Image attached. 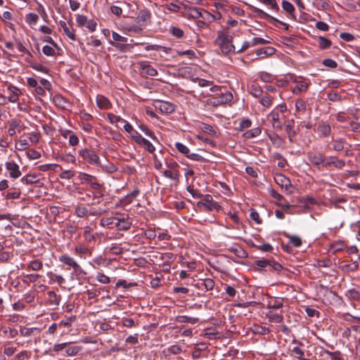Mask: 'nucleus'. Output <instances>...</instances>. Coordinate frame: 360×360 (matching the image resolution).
Segmentation results:
<instances>
[{"instance_id":"20e7f679","label":"nucleus","mask_w":360,"mask_h":360,"mask_svg":"<svg viewBox=\"0 0 360 360\" xmlns=\"http://www.w3.org/2000/svg\"><path fill=\"white\" fill-rule=\"evenodd\" d=\"M79 155L86 161H87L89 164L92 165H98L99 164V158L97 154L92 151L89 150L86 148L80 150L79 151Z\"/></svg>"},{"instance_id":"423d86ee","label":"nucleus","mask_w":360,"mask_h":360,"mask_svg":"<svg viewBox=\"0 0 360 360\" xmlns=\"http://www.w3.org/2000/svg\"><path fill=\"white\" fill-rule=\"evenodd\" d=\"M138 66L142 75L153 77L158 74L157 70L146 61L138 63Z\"/></svg>"},{"instance_id":"8fccbe9b","label":"nucleus","mask_w":360,"mask_h":360,"mask_svg":"<svg viewBox=\"0 0 360 360\" xmlns=\"http://www.w3.org/2000/svg\"><path fill=\"white\" fill-rule=\"evenodd\" d=\"M27 156L31 160H36L40 158L41 154L39 152L34 150H30L27 153Z\"/></svg>"},{"instance_id":"864d4df0","label":"nucleus","mask_w":360,"mask_h":360,"mask_svg":"<svg viewBox=\"0 0 360 360\" xmlns=\"http://www.w3.org/2000/svg\"><path fill=\"white\" fill-rule=\"evenodd\" d=\"M290 240L295 247H299L302 244V240L300 238L296 236H290Z\"/></svg>"},{"instance_id":"1a4fd4ad","label":"nucleus","mask_w":360,"mask_h":360,"mask_svg":"<svg viewBox=\"0 0 360 360\" xmlns=\"http://www.w3.org/2000/svg\"><path fill=\"white\" fill-rule=\"evenodd\" d=\"M112 37L114 41V44H112L114 46L120 50H123L126 46V43L127 42V38L123 36H121L118 33L115 32H112Z\"/></svg>"},{"instance_id":"ddd939ff","label":"nucleus","mask_w":360,"mask_h":360,"mask_svg":"<svg viewBox=\"0 0 360 360\" xmlns=\"http://www.w3.org/2000/svg\"><path fill=\"white\" fill-rule=\"evenodd\" d=\"M266 317L269 321L273 323H279L283 321L282 311H275L273 310H269L266 313Z\"/></svg>"},{"instance_id":"4468645a","label":"nucleus","mask_w":360,"mask_h":360,"mask_svg":"<svg viewBox=\"0 0 360 360\" xmlns=\"http://www.w3.org/2000/svg\"><path fill=\"white\" fill-rule=\"evenodd\" d=\"M269 117L271 120L272 127L275 129H282V124L280 122V116L278 113V112H276L275 110H272L269 115Z\"/></svg>"},{"instance_id":"bb28decb","label":"nucleus","mask_w":360,"mask_h":360,"mask_svg":"<svg viewBox=\"0 0 360 360\" xmlns=\"http://www.w3.org/2000/svg\"><path fill=\"white\" fill-rule=\"evenodd\" d=\"M283 302L281 300H276L274 304H269L267 308L269 310L280 311H281V309L283 307Z\"/></svg>"},{"instance_id":"f8f14e48","label":"nucleus","mask_w":360,"mask_h":360,"mask_svg":"<svg viewBox=\"0 0 360 360\" xmlns=\"http://www.w3.org/2000/svg\"><path fill=\"white\" fill-rule=\"evenodd\" d=\"M114 227H117L118 230H127L131 227V222L128 219L115 217Z\"/></svg>"},{"instance_id":"c9c22d12","label":"nucleus","mask_w":360,"mask_h":360,"mask_svg":"<svg viewBox=\"0 0 360 360\" xmlns=\"http://www.w3.org/2000/svg\"><path fill=\"white\" fill-rule=\"evenodd\" d=\"M19 127V123L16 121H13L9 126L8 133L10 136H13L16 134V129Z\"/></svg>"},{"instance_id":"9b49d317","label":"nucleus","mask_w":360,"mask_h":360,"mask_svg":"<svg viewBox=\"0 0 360 360\" xmlns=\"http://www.w3.org/2000/svg\"><path fill=\"white\" fill-rule=\"evenodd\" d=\"M8 96V99L11 103H15L18 100L20 90L14 86H9L7 89Z\"/></svg>"},{"instance_id":"a19ab883","label":"nucleus","mask_w":360,"mask_h":360,"mask_svg":"<svg viewBox=\"0 0 360 360\" xmlns=\"http://www.w3.org/2000/svg\"><path fill=\"white\" fill-rule=\"evenodd\" d=\"M270 43L269 40L265 39L262 37H255L252 40V46H257L259 44H266Z\"/></svg>"},{"instance_id":"3c124183","label":"nucleus","mask_w":360,"mask_h":360,"mask_svg":"<svg viewBox=\"0 0 360 360\" xmlns=\"http://www.w3.org/2000/svg\"><path fill=\"white\" fill-rule=\"evenodd\" d=\"M260 103L261 104L264 106V107H269L271 105L272 103V99L270 96H265L264 97L262 98L261 101H260Z\"/></svg>"},{"instance_id":"c03bdc74","label":"nucleus","mask_w":360,"mask_h":360,"mask_svg":"<svg viewBox=\"0 0 360 360\" xmlns=\"http://www.w3.org/2000/svg\"><path fill=\"white\" fill-rule=\"evenodd\" d=\"M319 46L321 49L328 48L331 45V42L329 39L324 37H319Z\"/></svg>"},{"instance_id":"2eb2a0df","label":"nucleus","mask_w":360,"mask_h":360,"mask_svg":"<svg viewBox=\"0 0 360 360\" xmlns=\"http://www.w3.org/2000/svg\"><path fill=\"white\" fill-rule=\"evenodd\" d=\"M59 260L65 264L72 266L75 271L79 268V266L76 262V261L72 257H70L68 255H61Z\"/></svg>"},{"instance_id":"7ed1b4c3","label":"nucleus","mask_w":360,"mask_h":360,"mask_svg":"<svg viewBox=\"0 0 360 360\" xmlns=\"http://www.w3.org/2000/svg\"><path fill=\"white\" fill-rule=\"evenodd\" d=\"M255 264L261 268L268 267L270 271L276 272H280L283 269L281 264L272 259H258L255 261Z\"/></svg>"},{"instance_id":"4c0bfd02","label":"nucleus","mask_w":360,"mask_h":360,"mask_svg":"<svg viewBox=\"0 0 360 360\" xmlns=\"http://www.w3.org/2000/svg\"><path fill=\"white\" fill-rule=\"evenodd\" d=\"M88 20L87 17L84 15H78L76 18V22L79 27L85 26Z\"/></svg>"},{"instance_id":"4d7b16f0","label":"nucleus","mask_w":360,"mask_h":360,"mask_svg":"<svg viewBox=\"0 0 360 360\" xmlns=\"http://www.w3.org/2000/svg\"><path fill=\"white\" fill-rule=\"evenodd\" d=\"M246 172L252 177H257L258 169L252 167H247L245 168Z\"/></svg>"},{"instance_id":"c756f323","label":"nucleus","mask_w":360,"mask_h":360,"mask_svg":"<svg viewBox=\"0 0 360 360\" xmlns=\"http://www.w3.org/2000/svg\"><path fill=\"white\" fill-rule=\"evenodd\" d=\"M78 178L84 182L89 184L92 180L95 179V177L84 172H79Z\"/></svg>"},{"instance_id":"09e8293b","label":"nucleus","mask_w":360,"mask_h":360,"mask_svg":"<svg viewBox=\"0 0 360 360\" xmlns=\"http://www.w3.org/2000/svg\"><path fill=\"white\" fill-rule=\"evenodd\" d=\"M168 352L172 354H179L182 352V349L179 345H174L168 347Z\"/></svg>"},{"instance_id":"f704fd0d","label":"nucleus","mask_w":360,"mask_h":360,"mask_svg":"<svg viewBox=\"0 0 360 360\" xmlns=\"http://www.w3.org/2000/svg\"><path fill=\"white\" fill-rule=\"evenodd\" d=\"M29 146V143L26 139H21L16 143L15 147L19 150H24Z\"/></svg>"},{"instance_id":"f3484780","label":"nucleus","mask_w":360,"mask_h":360,"mask_svg":"<svg viewBox=\"0 0 360 360\" xmlns=\"http://www.w3.org/2000/svg\"><path fill=\"white\" fill-rule=\"evenodd\" d=\"M20 333L23 337H30L38 334L39 333V329L37 328L21 327Z\"/></svg>"},{"instance_id":"ea45409f","label":"nucleus","mask_w":360,"mask_h":360,"mask_svg":"<svg viewBox=\"0 0 360 360\" xmlns=\"http://www.w3.org/2000/svg\"><path fill=\"white\" fill-rule=\"evenodd\" d=\"M100 224L103 226H111L112 227H114V226H115V218H111V217L103 218V219H102L101 220Z\"/></svg>"},{"instance_id":"5fc2aeb1","label":"nucleus","mask_w":360,"mask_h":360,"mask_svg":"<svg viewBox=\"0 0 360 360\" xmlns=\"http://www.w3.org/2000/svg\"><path fill=\"white\" fill-rule=\"evenodd\" d=\"M347 295L353 300H358L360 297L359 292L354 289L348 290Z\"/></svg>"},{"instance_id":"6ab92c4d","label":"nucleus","mask_w":360,"mask_h":360,"mask_svg":"<svg viewBox=\"0 0 360 360\" xmlns=\"http://www.w3.org/2000/svg\"><path fill=\"white\" fill-rule=\"evenodd\" d=\"M39 176L34 174H28L21 178L20 181L24 184H32L39 181Z\"/></svg>"},{"instance_id":"cd10ccee","label":"nucleus","mask_w":360,"mask_h":360,"mask_svg":"<svg viewBox=\"0 0 360 360\" xmlns=\"http://www.w3.org/2000/svg\"><path fill=\"white\" fill-rule=\"evenodd\" d=\"M197 318L189 317L187 316H180L178 317V321L181 323H190L192 324H195L198 321Z\"/></svg>"},{"instance_id":"2f4dec72","label":"nucleus","mask_w":360,"mask_h":360,"mask_svg":"<svg viewBox=\"0 0 360 360\" xmlns=\"http://www.w3.org/2000/svg\"><path fill=\"white\" fill-rule=\"evenodd\" d=\"M96 280L103 284H108L110 282V278L103 273H98L96 275Z\"/></svg>"},{"instance_id":"412c9836","label":"nucleus","mask_w":360,"mask_h":360,"mask_svg":"<svg viewBox=\"0 0 360 360\" xmlns=\"http://www.w3.org/2000/svg\"><path fill=\"white\" fill-rule=\"evenodd\" d=\"M97 105L100 108L107 109L109 108V101L102 96H98L96 98Z\"/></svg>"},{"instance_id":"0eeeda50","label":"nucleus","mask_w":360,"mask_h":360,"mask_svg":"<svg viewBox=\"0 0 360 360\" xmlns=\"http://www.w3.org/2000/svg\"><path fill=\"white\" fill-rule=\"evenodd\" d=\"M154 106L163 113H172L174 111V105L168 101H156L154 103Z\"/></svg>"},{"instance_id":"39448f33","label":"nucleus","mask_w":360,"mask_h":360,"mask_svg":"<svg viewBox=\"0 0 360 360\" xmlns=\"http://www.w3.org/2000/svg\"><path fill=\"white\" fill-rule=\"evenodd\" d=\"M150 13L147 9L141 10L135 19L136 22L139 25V30H141L143 27L146 26L150 19Z\"/></svg>"},{"instance_id":"5701e85b","label":"nucleus","mask_w":360,"mask_h":360,"mask_svg":"<svg viewBox=\"0 0 360 360\" xmlns=\"http://www.w3.org/2000/svg\"><path fill=\"white\" fill-rule=\"evenodd\" d=\"M308 89V84L304 82H299L293 89V92L296 94H300L301 91H307Z\"/></svg>"},{"instance_id":"37998d69","label":"nucleus","mask_w":360,"mask_h":360,"mask_svg":"<svg viewBox=\"0 0 360 360\" xmlns=\"http://www.w3.org/2000/svg\"><path fill=\"white\" fill-rule=\"evenodd\" d=\"M164 176L169 179L176 180L178 178L179 174L176 172L165 169L162 171Z\"/></svg>"},{"instance_id":"9d476101","label":"nucleus","mask_w":360,"mask_h":360,"mask_svg":"<svg viewBox=\"0 0 360 360\" xmlns=\"http://www.w3.org/2000/svg\"><path fill=\"white\" fill-rule=\"evenodd\" d=\"M59 26L61 29H63V32L70 40L75 41L76 39L74 30L70 23L66 22L63 20H60L59 22Z\"/></svg>"},{"instance_id":"f257e3e1","label":"nucleus","mask_w":360,"mask_h":360,"mask_svg":"<svg viewBox=\"0 0 360 360\" xmlns=\"http://www.w3.org/2000/svg\"><path fill=\"white\" fill-rule=\"evenodd\" d=\"M233 37L226 30H221L217 32V37L214 44L219 46L223 54H229L235 52V46L232 43Z\"/></svg>"},{"instance_id":"473e14b6","label":"nucleus","mask_w":360,"mask_h":360,"mask_svg":"<svg viewBox=\"0 0 360 360\" xmlns=\"http://www.w3.org/2000/svg\"><path fill=\"white\" fill-rule=\"evenodd\" d=\"M139 128L148 136H149L153 140H157L156 136L154 134L148 129V127L143 124L139 125Z\"/></svg>"},{"instance_id":"0e129e2a","label":"nucleus","mask_w":360,"mask_h":360,"mask_svg":"<svg viewBox=\"0 0 360 360\" xmlns=\"http://www.w3.org/2000/svg\"><path fill=\"white\" fill-rule=\"evenodd\" d=\"M30 267L33 271H37L41 267V263L37 260H34L30 262Z\"/></svg>"},{"instance_id":"c85d7f7f","label":"nucleus","mask_w":360,"mask_h":360,"mask_svg":"<svg viewBox=\"0 0 360 360\" xmlns=\"http://www.w3.org/2000/svg\"><path fill=\"white\" fill-rule=\"evenodd\" d=\"M175 146L179 152L181 153L182 154L185 155L186 156H187V155L188 154V152L190 151L189 148L186 146H185L184 144H183L181 143L176 142L175 143Z\"/></svg>"},{"instance_id":"052dcab7","label":"nucleus","mask_w":360,"mask_h":360,"mask_svg":"<svg viewBox=\"0 0 360 360\" xmlns=\"http://www.w3.org/2000/svg\"><path fill=\"white\" fill-rule=\"evenodd\" d=\"M166 7L167 8L171 11V12H174V13H176L179 11V8H180V6L179 5L176 4H174V3H170L169 4H167L166 5Z\"/></svg>"},{"instance_id":"72a5a7b5","label":"nucleus","mask_w":360,"mask_h":360,"mask_svg":"<svg viewBox=\"0 0 360 360\" xmlns=\"http://www.w3.org/2000/svg\"><path fill=\"white\" fill-rule=\"evenodd\" d=\"M311 162L316 165H319L323 162V158L321 154L314 155L310 157Z\"/></svg>"},{"instance_id":"a878e982","label":"nucleus","mask_w":360,"mask_h":360,"mask_svg":"<svg viewBox=\"0 0 360 360\" xmlns=\"http://www.w3.org/2000/svg\"><path fill=\"white\" fill-rule=\"evenodd\" d=\"M25 19L26 22L30 25H35L37 20H39V16L35 13H30L26 15Z\"/></svg>"},{"instance_id":"e433bc0d","label":"nucleus","mask_w":360,"mask_h":360,"mask_svg":"<svg viewBox=\"0 0 360 360\" xmlns=\"http://www.w3.org/2000/svg\"><path fill=\"white\" fill-rule=\"evenodd\" d=\"M42 52L44 55L47 56H54L56 55V51L53 49V48L48 45L43 46Z\"/></svg>"},{"instance_id":"a18cd8bd","label":"nucleus","mask_w":360,"mask_h":360,"mask_svg":"<svg viewBox=\"0 0 360 360\" xmlns=\"http://www.w3.org/2000/svg\"><path fill=\"white\" fill-rule=\"evenodd\" d=\"M251 126V121L249 119H243L240 120L239 124V130L243 131L245 129H248Z\"/></svg>"},{"instance_id":"e2e57ef3","label":"nucleus","mask_w":360,"mask_h":360,"mask_svg":"<svg viewBox=\"0 0 360 360\" xmlns=\"http://www.w3.org/2000/svg\"><path fill=\"white\" fill-rule=\"evenodd\" d=\"M130 136L131 139H133L138 144L140 143V141L142 140L143 137L139 134L136 131H134L131 134Z\"/></svg>"},{"instance_id":"680f3d73","label":"nucleus","mask_w":360,"mask_h":360,"mask_svg":"<svg viewBox=\"0 0 360 360\" xmlns=\"http://www.w3.org/2000/svg\"><path fill=\"white\" fill-rule=\"evenodd\" d=\"M323 65L326 67L335 68L337 67V63L332 59H325L323 62Z\"/></svg>"},{"instance_id":"338daca9","label":"nucleus","mask_w":360,"mask_h":360,"mask_svg":"<svg viewBox=\"0 0 360 360\" xmlns=\"http://www.w3.org/2000/svg\"><path fill=\"white\" fill-rule=\"evenodd\" d=\"M250 217L251 219L255 221L257 224L261 223V220L259 219V215L256 211L252 210L250 214Z\"/></svg>"},{"instance_id":"6e6d98bb","label":"nucleus","mask_w":360,"mask_h":360,"mask_svg":"<svg viewBox=\"0 0 360 360\" xmlns=\"http://www.w3.org/2000/svg\"><path fill=\"white\" fill-rule=\"evenodd\" d=\"M108 118L111 124H115L120 121L123 120L120 117L113 114H108Z\"/></svg>"},{"instance_id":"f03ea898","label":"nucleus","mask_w":360,"mask_h":360,"mask_svg":"<svg viewBox=\"0 0 360 360\" xmlns=\"http://www.w3.org/2000/svg\"><path fill=\"white\" fill-rule=\"evenodd\" d=\"M233 99L232 94L229 91H220L207 100V103L212 106H218L226 104Z\"/></svg>"},{"instance_id":"393cba45","label":"nucleus","mask_w":360,"mask_h":360,"mask_svg":"<svg viewBox=\"0 0 360 360\" xmlns=\"http://www.w3.org/2000/svg\"><path fill=\"white\" fill-rule=\"evenodd\" d=\"M139 144L143 146L150 153H153L155 150L154 146L148 140L144 138L142 139Z\"/></svg>"},{"instance_id":"58836bf2","label":"nucleus","mask_w":360,"mask_h":360,"mask_svg":"<svg viewBox=\"0 0 360 360\" xmlns=\"http://www.w3.org/2000/svg\"><path fill=\"white\" fill-rule=\"evenodd\" d=\"M75 212L77 217H84L87 214L88 210L84 206H78L76 208Z\"/></svg>"},{"instance_id":"79ce46f5","label":"nucleus","mask_w":360,"mask_h":360,"mask_svg":"<svg viewBox=\"0 0 360 360\" xmlns=\"http://www.w3.org/2000/svg\"><path fill=\"white\" fill-rule=\"evenodd\" d=\"M75 175L74 171L72 169L64 170L60 174V177L63 179H70Z\"/></svg>"},{"instance_id":"774afa93","label":"nucleus","mask_w":360,"mask_h":360,"mask_svg":"<svg viewBox=\"0 0 360 360\" xmlns=\"http://www.w3.org/2000/svg\"><path fill=\"white\" fill-rule=\"evenodd\" d=\"M78 143H79L78 137L75 134H71L69 137V143L71 146H75L77 145Z\"/></svg>"},{"instance_id":"13d9d810","label":"nucleus","mask_w":360,"mask_h":360,"mask_svg":"<svg viewBox=\"0 0 360 360\" xmlns=\"http://www.w3.org/2000/svg\"><path fill=\"white\" fill-rule=\"evenodd\" d=\"M333 148L335 150L340 151L344 148V144L341 140H336L334 141Z\"/></svg>"},{"instance_id":"a211bd4d","label":"nucleus","mask_w":360,"mask_h":360,"mask_svg":"<svg viewBox=\"0 0 360 360\" xmlns=\"http://www.w3.org/2000/svg\"><path fill=\"white\" fill-rule=\"evenodd\" d=\"M275 181L277 184H280L282 187H284L286 190L292 187L290 180L283 175H278L275 178Z\"/></svg>"},{"instance_id":"6e6552de","label":"nucleus","mask_w":360,"mask_h":360,"mask_svg":"<svg viewBox=\"0 0 360 360\" xmlns=\"http://www.w3.org/2000/svg\"><path fill=\"white\" fill-rule=\"evenodd\" d=\"M6 168L9 172L10 177L17 179L20 176L21 172L20 171V167L14 161L6 162Z\"/></svg>"},{"instance_id":"b1692460","label":"nucleus","mask_w":360,"mask_h":360,"mask_svg":"<svg viewBox=\"0 0 360 360\" xmlns=\"http://www.w3.org/2000/svg\"><path fill=\"white\" fill-rule=\"evenodd\" d=\"M81 347L79 346H69L65 348V354L67 356H74L79 352Z\"/></svg>"},{"instance_id":"bf43d9fd","label":"nucleus","mask_w":360,"mask_h":360,"mask_svg":"<svg viewBox=\"0 0 360 360\" xmlns=\"http://www.w3.org/2000/svg\"><path fill=\"white\" fill-rule=\"evenodd\" d=\"M316 27L321 31H327L329 28L328 24L323 21H319L316 23Z\"/></svg>"},{"instance_id":"aec40b11","label":"nucleus","mask_w":360,"mask_h":360,"mask_svg":"<svg viewBox=\"0 0 360 360\" xmlns=\"http://www.w3.org/2000/svg\"><path fill=\"white\" fill-rule=\"evenodd\" d=\"M318 133L322 136H327L330 133V127L325 123L319 124L317 127Z\"/></svg>"},{"instance_id":"de8ad7c7","label":"nucleus","mask_w":360,"mask_h":360,"mask_svg":"<svg viewBox=\"0 0 360 360\" xmlns=\"http://www.w3.org/2000/svg\"><path fill=\"white\" fill-rule=\"evenodd\" d=\"M282 6H283V8L288 13H292L295 10V8L293 6V5L290 3L289 1H283L282 2Z\"/></svg>"},{"instance_id":"49530a36","label":"nucleus","mask_w":360,"mask_h":360,"mask_svg":"<svg viewBox=\"0 0 360 360\" xmlns=\"http://www.w3.org/2000/svg\"><path fill=\"white\" fill-rule=\"evenodd\" d=\"M170 31H171L172 35L177 38H181L184 35L183 30L176 27H172L170 28Z\"/></svg>"},{"instance_id":"603ef678","label":"nucleus","mask_w":360,"mask_h":360,"mask_svg":"<svg viewBox=\"0 0 360 360\" xmlns=\"http://www.w3.org/2000/svg\"><path fill=\"white\" fill-rule=\"evenodd\" d=\"M203 283L207 290H211L214 287V282L211 278L205 279Z\"/></svg>"},{"instance_id":"dca6fc26","label":"nucleus","mask_w":360,"mask_h":360,"mask_svg":"<svg viewBox=\"0 0 360 360\" xmlns=\"http://www.w3.org/2000/svg\"><path fill=\"white\" fill-rule=\"evenodd\" d=\"M274 53L275 49L273 47H266L257 50L256 55L258 58H265L272 56Z\"/></svg>"},{"instance_id":"4be33fe9","label":"nucleus","mask_w":360,"mask_h":360,"mask_svg":"<svg viewBox=\"0 0 360 360\" xmlns=\"http://www.w3.org/2000/svg\"><path fill=\"white\" fill-rule=\"evenodd\" d=\"M261 133V129L259 127L251 129L243 134L246 139L255 138L259 136Z\"/></svg>"},{"instance_id":"69168bd1","label":"nucleus","mask_w":360,"mask_h":360,"mask_svg":"<svg viewBox=\"0 0 360 360\" xmlns=\"http://www.w3.org/2000/svg\"><path fill=\"white\" fill-rule=\"evenodd\" d=\"M340 37L346 41H352L354 39L353 35L347 32L341 33Z\"/></svg>"},{"instance_id":"7c9ffc66","label":"nucleus","mask_w":360,"mask_h":360,"mask_svg":"<svg viewBox=\"0 0 360 360\" xmlns=\"http://www.w3.org/2000/svg\"><path fill=\"white\" fill-rule=\"evenodd\" d=\"M262 4L268 6L271 9L276 11L278 9V6L276 0H259Z\"/></svg>"}]
</instances>
